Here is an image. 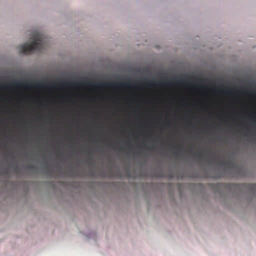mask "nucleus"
<instances>
[{
	"instance_id": "obj_9",
	"label": "nucleus",
	"mask_w": 256,
	"mask_h": 256,
	"mask_svg": "<svg viewBox=\"0 0 256 256\" xmlns=\"http://www.w3.org/2000/svg\"><path fill=\"white\" fill-rule=\"evenodd\" d=\"M231 186L232 187V188H236L237 185L235 184H230Z\"/></svg>"
},
{
	"instance_id": "obj_4",
	"label": "nucleus",
	"mask_w": 256,
	"mask_h": 256,
	"mask_svg": "<svg viewBox=\"0 0 256 256\" xmlns=\"http://www.w3.org/2000/svg\"><path fill=\"white\" fill-rule=\"evenodd\" d=\"M14 85L18 86V87H22V88H28L30 87V84H28L27 82H14Z\"/></svg>"
},
{
	"instance_id": "obj_1",
	"label": "nucleus",
	"mask_w": 256,
	"mask_h": 256,
	"mask_svg": "<svg viewBox=\"0 0 256 256\" xmlns=\"http://www.w3.org/2000/svg\"><path fill=\"white\" fill-rule=\"evenodd\" d=\"M32 40L26 42L20 46V52L28 54L35 50L40 52L45 46L44 36L40 32H35L32 38Z\"/></svg>"
},
{
	"instance_id": "obj_6",
	"label": "nucleus",
	"mask_w": 256,
	"mask_h": 256,
	"mask_svg": "<svg viewBox=\"0 0 256 256\" xmlns=\"http://www.w3.org/2000/svg\"><path fill=\"white\" fill-rule=\"evenodd\" d=\"M36 85L39 88H42L44 86V84L42 83H38Z\"/></svg>"
},
{
	"instance_id": "obj_10",
	"label": "nucleus",
	"mask_w": 256,
	"mask_h": 256,
	"mask_svg": "<svg viewBox=\"0 0 256 256\" xmlns=\"http://www.w3.org/2000/svg\"><path fill=\"white\" fill-rule=\"evenodd\" d=\"M46 170H48V171H49V170H50V168H49L48 166H46Z\"/></svg>"
},
{
	"instance_id": "obj_8",
	"label": "nucleus",
	"mask_w": 256,
	"mask_h": 256,
	"mask_svg": "<svg viewBox=\"0 0 256 256\" xmlns=\"http://www.w3.org/2000/svg\"><path fill=\"white\" fill-rule=\"evenodd\" d=\"M202 154H203V153L202 152L198 153V156L200 157H202Z\"/></svg>"
},
{
	"instance_id": "obj_3",
	"label": "nucleus",
	"mask_w": 256,
	"mask_h": 256,
	"mask_svg": "<svg viewBox=\"0 0 256 256\" xmlns=\"http://www.w3.org/2000/svg\"><path fill=\"white\" fill-rule=\"evenodd\" d=\"M60 84L70 88H74L80 86L81 83L79 82H63L60 83Z\"/></svg>"
},
{
	"instance_id": "obj_7",
	"label": "nucleus",
	"mask_w": 256,
	"mask_h": 256,
	"mask_svg": "<svg viewBox=\"0 0 256 256\" xmlns=\"http://www.w3.org/2000/svg\"><path fill=\"white\" fill-rule=\"evenodd\" d=\"M160 86H169L170 85V83H160Z\"/></svg>"
},
{
	"instance_id": "obj_2",
	"label": "nucleus",
	"mask_w": 256,
	"mask_h": 256,
	"mask_svg": "<svg viewBox=\"0 0 256 256\" xmlns=\"http://www.w3.org/2000/svg\"><path fill=\"white\" fill-rule=\"evenodd\" d=\"M139 85L138 82H134L132 84L130 82H113L107 83L104 82H99L94 84V86L96 88H130L131 86L136 87Z\"/></svg>"
},
{
	"instance_id": "obj_11",
	"label": "nucleus",
	"mask_w": 256,
	"mask_h": 256,
	"mask_svg": "<svg viewBox=\"0 0 256 256\" xmlns=\"http://www.w3.org/2000/svg\"><path fill=\"white\" fill-rule=\"evenodd\" d=\"M0 88H2V86L0 84Z\"/></svg>"
},
{
	"instance_id": "obj_5",
	"label": "nucleus",
	"mask_w": 256,
	"mask_h": 256,
	"mask_svg": "<svg viewBox=\"0 0 256 256\" xmlns=\"http://www.w3.org/2000/svg\"><path fill=\"white\" fill-rule=\"evenodd\" d=\"M146 84L150 87L158 85L157 84H156V82H152V81H148L146 82Z\"/></svg>"
}]
</instances>
